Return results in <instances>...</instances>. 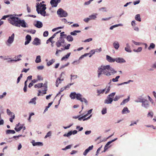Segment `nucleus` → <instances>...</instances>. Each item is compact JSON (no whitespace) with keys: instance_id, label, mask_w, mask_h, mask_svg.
<instances>
[{"instance_id":"7c9ffc66","label":"nucleus","mask_w":156,"mask_h":156,"mask_svg":"<svg viewBox=\"0 0 156 156\" xmlns=\"http://www.w3.org/2000/svg\"><path fill=\"white\" fill-rule=\"evenodd\" d=\"M135 19L137 21L139 22L141 21V19L140 14H137L135 16Z\"/></svg>"},{"instance_id":"20e7f679","label":"nucleus","mask_w":156,"mask_h":156,"mask_svg":"<svg viewBox=\"0 0 156 156\" xmlns=\"http://www.w3.org/2000/svg\"><path fill=\"white\" fill-rule=\"evenodd\" d=\"M115 92H113L109 94L104 101V103L105 104H111L113 101V98L115 94Z\"/></svg>"},{"instance_id":"a878e982","label":"nucleus","mask_w":156,"mask_h":156,"mask_svg":"<svg viewBox=\"0 0 156 156\" xmlns=\"http://www.w3.org/2000/svg\"><path fill=\"white\" fill-rule=\"evenodd\" d=\"M130 97L129 96H128L127 98L124 99L122 101L120 105H123L125 104L126 103L128 102L129 101Z\"/></svg>"},{"instance_id":"7ed1b4c3","label":"nucleus","mask_w":156,"mask_h":156,"mask_svg":"<svg viewBox=\"0 0 156 156\" xmlns=\"http://www.w3.org/2000/svg\"><path fill=\"white\" fill-rule=\"evenodd\" d=\"M16 16H17L16 14L10 15V18H8V20L11 24L16 27L18 25V23L20 19L16 17Z\"/></svg>"},{"instance_id":"a211bd4d","label":"nucleus","mask_w":156,"mask_h":156,"mask_svg":"<svg viewBox=\"0 0 156 156\" xmlns=\"http://www.w3.org/2000/svg\"><path fill=\"white\" fill-rule=\"evenodd\" d=\"M113 46L116 50H118L120 46L119 43L117 41H115L113 42Z\"/></svg>"},{"instance_id":"49530a36","label":"nucleus","mask_w":156,"mask_h":156,"mask_svg":"<svg viewBox=\"0 0 156 156\" xmlns=\"http://www.w3.org/2000/svg\"><path fill=\"white\" fill-rule=\"evenodd\" d=\"M51 131H49L47 133L46 135L44 136V138L45 139H46L47 137L51 136Z\"/></svg>"},{"instance_id":"5701e85b","label":"nucleus","mask_w":156,"mask_h":156,"mask_svg":"<svg viewBox=\"0 0 156 156\" xmlns=\"http://www.w3.org/2000/svg\"><path fill=\"white\" fill-rule=\"evenodd\" d=\"M37 98L34 97L30 99V101L29 102V104H31L32 105H35L36 104V100Z\"/></svg>"},{"instance_id":"69168bd1","label":"nucleus","mask_w":156,"mask_h":156,"mask_svg":"<svg viewBox=\"0 0 156 156\" xmlns=\"http://www.w3.org/2000/svg\"><path fill=\"white\" fill-rule=\"evenodd\" d=\"M48 32L47 31H45L44 32L43 36L44 37H46L48 36Z\"/></svg>"},{"instance_id":"72a5a7b5","label":"nucleus","mask_w":156,"mask_h":156,"mask_svg":"<svg viewBox=\"0 0 156 156\" xmlns=\"http://www.w3.org/2000/svg\"><path fill=\"white\" fill-rule=\"evenodd\" d=\"M145 99L144 98H141L140 97H139L137 98V99L135 100V101L137 103L141 102L142 103Z\"/></svg>"},{"instance_id":"ea45409f","label":"nucleus","mask_w":156,"mask_h":156,"mask_svg":"<svg viewBox=\"0 0 156 156\" xmlns=\"http://www.w3.org/2000/svg\"><path fill=\"white\" fill-rule=\"evenodd\" d=\"M98 10L99 11L102 12H107V8L105 7H102L100 8Z\"/></svg>"},{"instance_id":"423d86ee","label":"nucleus","mask_w":156,"mask_h":156,"mask_svg":"<svg viewBox=\"0 0 156 156\" xmlns=\"http://www.w3.org/2000/svg\"><path fill=\"white\" fill-rule=\"evenodd\" d=\"M18 26L16 27H20L23 28L28 27V25L27 23L25 22L24 20H21L20 19L19 20L18 23Z\"/></svg>"},{"instance_id":"864d4df0","label":"nucleus","mask_w":156,"mask_h":156,"mask_svg":"<svg viewBox=\"0 0 156 156\" xmlns=\"http://www.w3.org/2000/svg\"><path fill=\"white\" fill-rule=\"evenodd\" d=\"M107 113V109L106 108H103L102 111L101 113L102 115H104Z\"/></svg>"},{"instance_id":"f8f14e48","label":"nucleus","mask_w":156,"mask_h":156,"mask_svg":"<svg viewBox=\"0 0 156 156\" xmlns=\"http://www.w3.org/2000/svg\"><path fill=\"white\" fill-rule=\"evenodd\" d=\"M77 133V131L76 130H74L73 131H70L69 132L67 133H65L63 135V136H66V137H69L71 136L72 134L73 135H75Z\"/></svg>"},{"instance_id":"338daca9","label":"nucleus","mask_w":156,"mask_h":156,"mask_svg":"<svg viewBox=\"0 0 156 156\" xmlns=\"http://www.w3.org/2000/svg\"><path fill=\"white\" fill-rule=\"evenodd\" d=\"M92 40V38H89L83 41H82L84 42H89Z\"/></svg>"},{"instance_id":"bf43d9fd","label":"nucleus","mask_w":156,"mask_h":156,"mask_svg":"<svg viewBox=\"0 0 156 156\" xmlns=\"http://www.w3.org/2000/svg\"><path fill=\"white\" fill-rule=\"evenodd\" d=\"M44 87V90L45 91L47 90V83H44V84H43V86Z\"/></svg>"},{"instance_id":"dca6fc26","label":"nucleus","mask_w":156,"mask_h":156,"mask_svg":"<svg viewBox=\"0 0 156 156\" xmlns=\"http://www.w3.org/2000/svg\"><path fill=\"white\" fill-rule=\"evenodd\" d=\"M32 143L33 145L34 146H42L43 145V144L42 142H35L34 140H32L31 142Z\"/></svg>"},{"instance_id":"8fccbe9b","label":"nucleus","mask_w":156,"mask_h":156,"mask_svg":"<svg viewBox=\"0 0 156 156\" xmlns=\"http://www.w3.org/2000/svg\"><path fill=\"white\" fill-rule=\"evenodd\" d=\"M132 42L136 45H140L142 44L141 43L136 42L133 40H132Z\"/></svg>"},{"instance_id":"4be33fe9","label":"nucleus","mask_w":156,"mask_h":156,"mask_svg":"<svg viewBox=\"0 0 156 156\" xmlns=\"http://www.w3.org/2000/svg\"><path fill=\"white\" fill-rule=\"evenodd\" d=\"M35 26L38 28H41L43 26V24L41 22L37 21L35 25Z\"/></svg>"},{"instance_id":"39448f33","label":"nucleus","mask_w":156,"mask_h":156,"mask_svg":"<svg viewBox=\"0 0 156 156\" xmlns=\"http://www.w3.org/2000/svg\"><path fill=\"white\" fill-rule=\"evenodd\" d=\"M57 14L60 17H65L68 15L67 13L61 8H59L58 9Z\"/></svg>"},{"instance_id":"37998d69","label":"nucleus","mask_w":156,"mask_h":156,"mask_svg":"<svg viewBox=\"0 0 156 156\" xmlns=\"http://www.w3.org/2000/svg\"><path fill=\"white\" fill-rule=\"evenodd\" d=\"M154 115V113L152 111H151L150 112H149L147 114V116L148 117H151V118H152L153 117V116Z\"/></svg>"},{"instance_id":"680f3d73","label":"nucleus","mask_w":156,"mask_h":156,"mask_svg":"<svg viewBox=\"0 0 156 156\" xmlns=\"http://www.w3.org/2000/svg\"><path fill=\"white\" fill-rule=\"evenodd\" d=\"M110 90V86H108L107 89L106 88V90H105L106 91L105 92V94H107L109 92Z\"/></svg>"},{"instance_id":"6ab92c4d","label":"nucleus","mask_w":156,"mask_h":156,"mask_svg":"<svg viewBox=\"0 0 156 156\" xmlns=\"http://www.w3.org/2000/svg\"><path fill=\"white\" fill-rule=\"evenodd\" d=\"M115 61L118 63H125L126 62V61L122 58H115Z\"/></svg>"},{"instance_id":"c756f323","label":"nucleus","mask_w":156,"mask_h":156,"mask_svg":"<svg viewBox=\"0 0 156 156\" xmlns=\"http://www.w3.org/2000/svg\"><path fill=\"white\" fill-rule=\"evenodd\" d=\"M123 97V95H116L115 97V98L113 99V101H117L118 100H119L120 98Z\"/></svg>"},{"instance_id":"f3484780","label":"nucleus","mask_w":156,"mask_h":156,"mask_svg":"<svg viewBox=\"0 0 156 156\" xmlns=\"http://www.w3.org/2000/svg\"><path fill=\"white\" fill-rule=\"evenodd\" d=\"M93 147V146L91 145L87 149L83 152V154L84 156H86L87 154L89 152L92 150Z\"/></svg>"},{"instance_id":"603ef678","label":"nucleus","mask_w":156,"mask_h":156,"mask_svg":"<svg viewBox=\"0 0 156 156\" xmlns=\"http://www.w3.org/2000/svg\"><path fill=\"white\" fill-rule=\"evenodd\" d=\"M125 50L127 52H131L132 51L131 50L130 47H125Z\"/></svg>"},{"instance_id":"f03ea898","label":"nucleus","mask_w":156,"mask_h":156,"mask_svg":"<svg viewBox=\"0 0 156 156\" xmlns=\"http://www.w3.org/2000/svg\"><path fill=\"white\" fill-rule=\"evenodd\" d=\"M69 97L72 99H76L77 100L80 101L82 103L84 102L86 105L88 104V101L84 98L83 97L82 94L79 93H76L74 92L71 93Z\"/></svg>"},{"instance_id":"3c124183","label":"nucleus","mask_w":156,"mask_h":156,"mask_svg":"<svg viewBox=\"0 0 156 156\" xmlns=\"http://www.w3.org/2000/svg\"><path fill=\"white\" fill-rule=\"evenodd\" d=\"M25 39L27 40L30 41L31 40V37L30 35H27Z\"/></svg>"},{"instance_id":"6e6d98bb","label":"nucleus","mask_w":156,"mask_h":156,"mask_svg":"<svg viewBox=\"0 0 156 156\" xmlns=\"http://www.w3.org/2000/svg\"><path fill=\"white\" fill-rule=\"evenodd\" d=\"M22 76H23V74H21L20 75V76H19L18 77V78H17V83H18L19 82L21 78L22 77Z\"/></svg>"},{"instance_id":"aec40b11","label":"nucleus","mask_w":156,"mask_h":156,"mask_svg":"<svg viewBox=\"0 0 156 156\" xmlns=\"http://www.w3.org/2000/svg\"><path fill=\"white\" fill-rule=\"evenodd\" d=\"M106 59L107 61L110 62H114L115 60V59L113 58L108 55H106Z\"/></svg>"},{"instance_id":"ddd939ff","label":"nucleus","mask_w":156,"mask_h":156,"mask_svg":"<svg viewBox=\"0 0 156 156\" xmlns=\"http://www.w3.org/2000/svg\"><path fill=\"white\" fill-rule=\"evenodd\" d=\"M41 44V40L38 38L36 37L33 42V44L36 45H38Z\"/></svg>"},{"instance_id":"412c9836","label":"nucleus","mask_w":156,"mask_h":156,"mask_svg":"<svg viewBox=\"0 0 156 156\" xmlns=\"http://www.w3.org/2000/svg\"><path fill=\"white\" fill-rule=\"evenodd\" d=\"M97 13L93 14L89 16V17L90 20H95L97 18Z\"/></svg>"},{"instance_id":"4d7b16f0","label":"nucleus","mask_w":156,"mask_h":156,"mask_svg":"<svg viewBox=\"0 0 156 156\" xmlns=\"http://www.w3.org/2000/svg\"><path fill=\"white\" fill-rule=\"evenodd\" d=\"M26 31L27 32H29L31 34H34L36 32V30H27Z\"/></svg>"},{"instance_id":"bb28decb","label":"nucleus","mask_w":156,"mask_h":156,"mask_svg":"<svg viewBox=\"0 0 156 156\" xmlns=\"http://www.w3.org/2000/svg\"><path fill=\"white\" fill-rule=\"evenodd\" d=\"M70 54L71 53L69 52L66 55L62 58H61V60L63 61L64 60L65 61H66L67 59L69 58Z\"/></svg>"},{"instance_id":"c9c22d12","label":"nucleus","mask_w":156,"mask_h":156,"mask_svg":"<svg viewBox=\"0 0 156 156\" xmlns=\"http://www.w3.org/2000/svg\"><path fill=\"white\" fill-rule=\"evenodd\" d=\"M15 133V131L13 130L8 129L6 131V134H14Z\"/></svg>"},{"instance_id":"de8ad7c7","label":"nucleus","mask_w":156,"mask_h":156,"mask_svg":"<svg viewBox=\"0 0 156 156\" xmlns=\"http://www.w3.org/2000/svg\"><path fill=\"white\" fill-rule=\"evenodd\" d=\"M23 128V126H20L19 128L15 127L14 129L17 132L20 131Z\"/></svg>"},{"instance_id":"5fc2aeb1","label":"nucleus","mask_w":156,"mask_h":156,"mask_svg":"<svg viewBox=\"0 0 156 156\" xmlns=\"http://www.w3.org/2000/svg\"><path fill=\"white\" fill-rule=\"evenodd\" d=\"M69 63L68 62L66 64L62 65L60 67V69H62L64 68L67 66H68L69 65Z\"/></svg>"},{"instance_id":"473e14b6","label":"nucleus","mask_w":156,"mask_h":156,"mask_svg":"<svg viewBox=\"0 0 156 156\" xmlns=\"http://www.w3.org/2000/svg\"><path fill=\"white\" fill-rule=\"evenodd\" d=\"M81 31L80 30H74L73 32H70V34L71 35L76 36L77 35V33H80Z\"/></svg>"},{"instance_id":"0e129e2a","label":"nucleus","mask_w":156,"mask_h":156,"mask_svg":"<svg viewBox=\"0 0 156 156\" xmlns=\"http://www.w3.org/2000/svg\"><path fill=\"white\" fill-rule=\"evenodd\" d=\"M133 28L135 31L137 32H138L139 31V29L136 26L133 27Z\"/></svg>"},{"instance_id":"6e6552de","label":"nucleus","mask_w":156,"mask_h":156,"mask_svg":"<svg viewBox=\"0 0 156 156\" xmlns=\"http://www.w3.org/2000/svg\"><path fill=\"white\" fill-rule=\"evenodd\" d=\"M46 5L44 4H42L41 3H37L36 6V11L37 12L39 11L42 10L43 7H46Z\"/></svg>"},{"instance_id":"f704fd0d","label":"nucleus","mask_w":156,"mask_h":156,"mask_svg":"<svg viewBox=\"0 0 156 156\" xmlns=\"http://www.w3.org/2000/svg\"><path fill=\"white\" fill-rule=\"evenodd\" d=\"M66 39L69 41H73V39L71 35H68L66 37Z\"/></svg>"},{"instance_id":"c03bdc74","label":"nucleus","mask_w":156,"mask_h":156,"mask_svg":"<svg viewBox=\"0 0 156 156\" xmlns=\"http://www.w3.org/2000/svg\"><path fill=\"white\" fill-rule=\"evenodd\" d=\"M142 48L141 47H139L137 49H134L133 51L135 52H140L142 50Z\"/></svg>"},{"instance_id":"9d476101","label":"nucleus","mask_w":156,"mask_h":156,"mask_svg":"<svg viewBox=\"0 0 156 156\" xmlns=\"http://www.w3.org/2000/svg\"><path fill=\"white\" fill-rule=\"evenodd\" d=\"M60 2L61 0H51L50 3L52 7H56Z\"/></svg>"},{"instance_id":"79ce46f5","label":"nucleus","mask_w":156,"mask_h":156,"mask_svg":"<svg viewBox=\"0 0 156 156\" xmlns=\"http://www.w3.org/2000/svg\"><path fill=\"white\" fill-rule=\"evenodd\" d=\"M7 113L10 116H12L14 114L13 113L11 112L9 109H7L6 110Z\"/></svg>"},{"instance_id":"e2e57ef3","label":"nucleus","mask_w":156,"mask_h":156,"mask_svg":"<svg viewBox=\"0 0 156 156\" xmlns=\"http://www.w3.org/2000/svg\"><path fill=\"white\" fill-rule=\"evenodd\" d=\"M6 94V92H4L2 95H0V99L3 98L5 97Z\"/></svg>"},{"instance_id":"f257e3e1","label":"nucleus","mask_w":156,"mask_h":156,"mask_svg":"<svg viewBox=\"0 0 156 156\" xmlns=\"http://www.w3.org/2000/svg\"><path fill=\"white\" fill-rule=\"evenodd\" d=\"M98 78H100L101 75L104 74L107 76L114 75L117 71L109 65H101L98 67L97 71Z\"/></svg>"},{"instance_id":"c85d7f7f","label":"nucleus","mask_w":156,"mask_h":156,"mask_svg":"<svg viewBox=\"0 0 156 156\" xmlns=\"http://www.w3.org/2000/svg\"><path fill=\"white\" fill-rule=\"evenodd\" d=\"M102 51V49L101 48H97L95 49H93L91 50V51H93V54H94L95 52H101Z\"/></svg>"},{"instance_id":"2f4dec72","label":"nucleus","mask_w":156,"mask_h":156,"mask_svg":"<svg viewBox=\"0 0 156 156\" xmlns=\"http://www.w3.org/2000/svg\"><path fill=\"white\" fill-rule=\"evenodd\" d=\"M43 85V84L42 83H40L35 85L34 87L35 88H39L42 87Z\"/></svg>"},{"instance_id":"e433bc0d","label":"nucleus","mask_w":156,"mask_h":156,"mask_svg":"<svg viewBox=\"0 0 156 156\" xmlns=\"http://www.w3.org/2000/svg\"><path fill=\"white\" fill-rule=\"evenodd\" d=\"M41 62V56L40 55H38L37 56L35 62L36 63H38L40 62Z\"/></svg>"},{"instance_id":"58836bf2","label":"nucleus","mask_w":156,"mask_h":156,"mask_svg":"<svg viewBox=\"0 0 156 156\" xmlns=\"http://www.w3.org/2000/svg\"><path fill=\"white\" fill-rule=\"evenodd\" d=\"M61 31L60 30L58 32H57L56 33H55L51 37H50L48 39V41L50 40H52L55 37V36H56L57 34H58L59 33H60V32H61Z\"/></svg>"},{"instance_id":"1a4fd4ad","label":"nucleus","mask_w":156,"mask_h":156,"mask_svg":"<svg viewBox=\"0 0 156 156\" xmlns=\"http://www.w3.org/2000/svg\"><path fill=\"white\" fill-rule=\"evenodd\" d=\"M14 37L15 34L14 33H13L11 36L9 37L8 39L6 42L7 45H9L8 44H10L13 42L14 40Z\"/></svg>"},{"instance_id":"a19ab883","label":"nucleus","mask_w":156,"mask_h":156,"mask_svg":"<svg viewBox=\"0 0 156 156\" xmlns=\"http://www.w3.org/2000/svg\"><path fill=\"white\" fill-rule=\"evenodd\" d=\"M155 47V44L153 43H151L148 48V49L150 50L151 49H154Z\"/></svg>"},{"instance_id":"393cba45","label":"nucleus","mask_w":156,"mask_h":156,"mask_svg":"<svg viewBox=\"0 0 156 156\" xmlns=\"http://www.w3.org/2000/svg\"><path fill=\"white\" fill-rule=\"evenodd\" d=\"M129 112L130 111L128 110V108L127 107H126L123 108L122 112V114H125L127 113H129Z\"/></svg>"},{"instance_id":"4c0bfd02","label":"nucleus","mask_w":156,"mask_h":156,"mask_svg":"<svg viewBox=\"0 0 156 156\" xmlns=\"http://www.w3.org/2000/svg\"><path fill=\"white\" fill-rule=\"evenodd\" d=\"M105 90L106 88H105L102 90H97V93L99 94H98V95H99V94H103L105 91Z\"/></svg>"},{"instance_id":"052dcab7","label":"nucleus","mask_w":156,"mask_h":156,"mask_svg":"<svg viewBox=\"0 0 156 156\" xmlns=\"http://www.w3.org/2000/svg\"><path fill=\"white\" fill-rule=\"evenodd\" d=\"M10 15L4 16L2 17L1 20H5L6 18L8 17L10 18Z\"/></svg>"},{"instance_id":"13d9d810","label":"nucleus","mask_w":156,"mask_h":156,"mask_svg":"<svg viewBox=\"0 0 156 156\" xmlns=\"http://www.w3.org/2000/svg\"><path fill=\"white\" fill-rule=\"evenodd\" d=\"M92 110H93L92 109H90L89 110H88L87 112V113L85 115V116H86V117H87V116H88L89 114H91V113L92 112Z\"/></svg>"},{"instance_id":"a18cd8bd","label":"nucleus","mask_w":156,"mask_h":156,"mask_svg":"<svg viewBox=\"0 0 156 156\" xmlns=\"http://www.w3.org/2000/svg\"><path fill=\"white\" fill-rule=\"evenodd\" d=\"M8 59H10V60H8L7 61V62L9 63L12 62L13 61L16 62L20 61L21 60V59H20V58H18V59H17V60H14L13 59H11V58H8Z\"/></svg>"},{"instance_id":"4468645a","label":"nucleus","mask_w":156,"mask_h":156,"mask_svg":"<svg viewBox=\"0 0 156 156\" xmlns=\"http://www.w3.org/2000/svg\"><path fill=\"white\" fill-rule=\"evenodd\" d=\"M117 139V138H116L115 139H113L111 141H109L107 143V144L105 145L104 147V151H103V152H105L106 151V150L108 149V146L109 145H110V144H111V143L115 141Z\"/></svg>"},{"instance_id":"b1692460","label":"nucleus","mask_w":156,"mask_h":156,"mask_svg":"<svg viewBox=\"0 0 156 156\" xmlns=\"http://www.w3.org/2000/svg\"><path fill=\"white\" fill-rule=\"evenodd\" d=\"M63 80V79H61V78L58 77L57 79L56 82V86L58 87L59 84L61 83V82Z\"/></svg>"},{"instance_id":"2eb2a0df","label":"nucleus","mask_w":156,"mask_h":156,"mask_svg":"<svg viewBox=\"0 0 156 156\" xmlns=\"http://www.w3.org/2000/svg\"><path fill=\"white\" fill-rule=\"evenodd\" d=\"M46 9V7H43L42 10L39 11L38 12H37L38 14H40L41 15L44 16H45L46 15V12L45 10Z\"/></svg>"},{"instance_id":"09e8293b","label":"nucleus","mask_w":156,"mask_h":156,"mask_svg":"<svg viewBox=\"0 0 156 156\" xmlns=\"http://www.w3.org/2000/svg\"><path fill=\"white\" fill-rule=\"evenodd\" d=\"M119 77L120 76H117L115 77V78H113L112 80L113 82H117L118 81V79L119 78Z\"/></svg>"},{"instance_id":"0eeeda50","label":"nucleus","mask_w":156,"mask_h":156,"mask_svg":"<svg viewBox=\"0 0 156 156\" xmlns=\"http://www.w3.org/2000/svg\"><path fill=\"white\" fill-rule=\"evenodd\" d=\"M65 40L63 38L60 37L59 40L56 43V45L58 47H60L61 46H63V44H64Z\"/></svg>"},{"instance_id":"cd10ccee","label":"nucleus","mask_w":156,"mask_h":156,"mask_svg":"<svg viewBox=\"0 0 156 156\" xmlns=\"http://www.w3.org/2000/svg\"><path fill=\"white\" fill-rule=\"evenodd\" d=\"M55 62V59H52L51 60L48 62L47 63V65L49 66L52 65Z\"/></svg>"},{"instance_id":"774afa93","label":"nucleus","mask_w":156,"mask_h":156,"mask_svg":"<svg viewBox=\"0 0 156 156\" xmlns=\"http://www.w3.org/2000/svg\"><path fill=\"white\" fill-rule=\"evenodd\" d=\"M37 68L39 70H42L44 68V66H39L37 67Z\"/></svg>"},{"instance_id":"9b49d317","label":"nucleus","mask_w":156,"mask_h":156,"mask_svg":"<svg viewBox=\"0 0 156 156\" xmlns=\"http://www.w3.org/2000/svg\"><path fill=\"white\" fill-rule=\"evenodd\" d=\"M142 103V107L147 109L149 108L150 107L149 103L147 100L145 99Z\"/></svg>"}]
</instances>
